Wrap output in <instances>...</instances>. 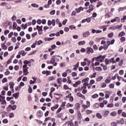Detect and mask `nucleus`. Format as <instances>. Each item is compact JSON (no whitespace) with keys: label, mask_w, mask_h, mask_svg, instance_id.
Instances as JSON below:
<instances>
[{"label":"nucleus","mask_w":126,"mask_h":126,"mask_svg":"<svg viewBox=\"0 0 126 126\" xmlns=\"http://www.w3.org/2000/svg\"><path fill=\"white\" fill-rule=\"evenodd\" d=\"M105 58H106V55H103V56H102V55H99L98 57H96L95 61L102 63V62H104Z\"/></svg>","instance_id":"1"},{"label":"nucleus","mask_w":126,"mask_h":126,"mask_svg":"<svg viewBox=\"0 0 126 126\" xmlns=\"http://www.w3.org/2000/svg\"><path fill=\"white\" fill-rule=\"evenodd\" d=\"M87 52L88 53V54H90V53H94V50H93V49H92L91 47H88L87 48Z\"/></svg>","instance_id":"2"},{"label":"nucleus","mask_w":126,"mask_h":126,"mask_svg":"<svg viewBox=\"0 0 126 126\" xmlns=\"http://www.w3.org/2000/svg\"><path fill=\"white\" fill-rule=\"evenodd\" d=\"M107 44H104L103 46L104 50H106L108 49V48L109 47V46H110V41H107L106 42Z\"/></svg>","instance_id":"3"},{"label":"nucleus","mask_w":126,"mask_h":126,"mask_svg":"<svg viewBox=\"0 0 126 126\" xmlns=\"http://www.w3.org/2000/svg\"><path fill=\"white\" fill-rule=\"evenodd\" d=\"M109 114H110L109 111H108V110L105 111L103 114V117H104V118H107V117H108V115H109Z\"/></svg>","instance_id":"4"},{"label":"nucleus","mask_w":126,"mask_h":126,"mask_svg":"<svg viewBox=\"0 0 126 126\" xmlns=\"http://www.w3.org/2000/svg\"><path fill=\"white\" fill-rule=\"evenodd\" d=\"M8 107L10 108L11 110H14L16 109V108H17V106L16 105H11V104H10L8 105Z\"/></svg>","instance_id":"5"},{"label":"nucleus","mask_w":126,"mask_h":126,"mask_svg":"<svg viewBox=\"0 0 126 126\" xmlns=\"http://www.w3.org/2000/svg\"><path fill=\"white\" fill-rule=\"evenodd\" d=\"M58 108H59V104H56L54 106L52 107L51 108V111L54 112L55 111V110H57V109H58Z\"/></svg>","instance_id":"6"},{"label":"nucleus","mask_w":126,"mask_h":126,"mask_svg":"<svg viewBox=\"0 0 126 126\" xmlns=\"http://www.w3.org/2000/svg\"><path fill=\"white\" fill-rule=\"evenodd\" d=\"M90 34V32H86L83 33V37H88Z\"/></svg>","instance_id":"7"},{"label":"nucleus","mask_w":126,"mask_h":126,"mask_svg":"<svg viewBox=\"0 0 126 126\" xmlns=\"http://www.w3.org/2000/svg\"><path fill=\"white\" fill-rule=\"evenodd\" d=\"M23 69L24 75H28V74H29V72H28V69H27V68Z\"/></svg>","instance_id":"8"},{"label":"nucleus","mask_w":126,"mask_h":126,"mask_svg":"<svg viewBox=\"0 0 126 126\" xmlns=\"http://www.w3.org/2000/svg\"><path fill=\"white\" fill-rule=\"evenodd\" d=\"M13 96L14 97L15 99H18V97H19V92L14 94Z\"/></svg>","instance_id":"9"},{"label":"nucleus","mask_w":126,"mask_h":126,"mask_svg":"<svg viewBox=\"0 0 126 126\" xmlns=\"http://www.w3.org/2000/svg\"><path fill=\"white\" fill-rule=\"evenodd\" d=\"M20 55H22L23 57H24L26 55V52L24 50H21L19 52Z\"/></svg>","instance_id":"10"},{"label":"nucleus","mask_w":126,"mask_h":126,"mask_svg":"<svg viewBox=\"0 0 126 126\" xmlns=\"http://www.w3.org/2000/svg\"><path fill=\"white\" fill-rule=\"evenodd\" d=\"M78 44L79 46H83V45H85V41H80Z\"/></svg>","instance_id":"11"},{"label":"nucleus","mask_w":126,"mask_h":126,"mask_svg":"<svg viewBox=\"0 0 126 126\" xmlns=\"http://www.w3.org/2000/svg\"><path fill=\"white\" fill-rule=\"evenodd\" d=\"M96 117L98 119H102V118H103V116H102V115H101V114L99 113H96Z\"/></svg>","instance_id":"12"},{"label":"nucleus","mask_w":126,"mask_h":126,"mask_svg":"<svg viewBox=\"0 0 126 126\" xmlns=\"http://www.w3.org/2000/svg\"><path fill=\"white\" fill-rule=\"evenodd\" d=\"M102 79H103V76H100L96 78V81H97V82H99L101 81Z\"/></svg>","instance_id":"13"},{"label":"nucleus","mask_w":126,"mask_h":126,"mask_svg":"<svg viewBox=\"0 0 126 126\" xmlns=\"http://www.w3.org/2000/svg\"><path fill=\"white\" fill-rule=\"evenodd\" d=\"M110 116H111V117H115V116H117V112L116 111L112 112L110 113Z\"/></svg>","instance_id":"14"},{"label":"nucleus","mask_w":126,"mask_h":126,"mask_svg":"<svg viewBox=\"0 0 126 126\" xmlns=\"http://www.w3.org/2000/svg\"><path fill=\"white\" fill-rule=\"evenodd\" d=\"M81 119H82V116L81 115V113H78V120L79 121H81Z\"/></svg>","instance_id":"15"},{"label":"nucleus","mask_w":126,"mask_h":126,"mask_svg":"<svg viewBox=\"0 0 126 126\" xmlns=\"http://www.w3.org/2000/svg\"><path fill=\"white\" fill-rule=\"evenodd\" d=\"M38 117H43V112L42 111H39L37 112Z\"/></svg>","instance_id":"16"},{"label":"nucleus","mask_w":126,"mask_h":126,"mask_svg":"<svg viewBox=\"0 0 126 126\" xmlns=\"http://www.w3.org/2000/svg\"><path fill=\"white\" fill-rule=\"evenodd\" d=\"M126 35V33L124 32H121L119 34L118 36L119 37H122V36H125Z\"/></svg>","instance_id":"17"},{"label":"nucleus","mask_w":126,"mask_h":126,"mask_svg":"<svg viewBox=\"0 0 126 126\" xmlns=\"http://www.w3.org/2000/svg\"><path fill=\"white\" fill-rule=\"evenodd\" d=\"M1 47H2V49L3 50H6L7 49V46H6V45H5V43H3L1 45Z\"/></svg>","instance_id":"18"},{"label":"nucleus","mask_w":126,"mask_h":126,"mask_svg":"<svg viewBox=\"0 0 126 126\" xmlns=\"http://www.w3.org/2000/svg\"><path fill=\"white\" fill-rule=\"evenodd\" d=\"M111 80H112V79H110L109 80V79H106L105 80V83H106V84H109V83H111Z\"/></svg>","instance_id":"19"},{"label":"nucleus","mask_w":126,"mask_h":126,"mask_svg":"<svg viewBox=\"0 0 126 126\" xmlns=\"http://www.w3.org/2000/svg\"><path fill=\"white\" fill-rule=\"evenodd\" d=\"M123 64H124V60H122L119 62V66H123Z\"/></svg>","instance_id":"20"},{"label":"nucleus","mask_w":126,"mask_h":126,"mask_svg":"<svg viewBox=\"0 0 126 126\" xmlns=\"http://www.w3.org/2000/svg\"><path fill=\"white\" fill-rule=\"evenodd\" d=\"M89 80V78H86L85 79H84L82 80V83H83V82H85V83H87V81H88Z\"/></svg>","instance_id":"21"},{"label":"nucleus","mask_w":126,"mask_h":126,"mask_svg":"<svg viewBox=\"0 0 126 126\" xmlns=\"http://www.w3.org/2000/svg\"><path fill=\"white\" fill-rule=\"evenodd\" d=\"M95 69V70H97V71H102V68L101 67H96Z\"/></svg>","instance_id":"22"},{"label":"nucleus","mask_w":126,"mask_h":126,"mask_svg":"<svg viewBox=\"0 0 126 126\" xmlns=\"http://www.w3.org/2000/svg\"><path fill=\"white\" fill-rule=\"evenodd\" d=\"M32 7L38 8V7H39V5H38L36 3H32Z\"/></svg>","instance_id":"23"},{"label":"nucleus","mask_w":126,"mask_h":126,"mask_svg":"<svg viewBox=\"0 0 126 126\" xmlns=\"http://www.w3.org/2000/svg\"><path fill=\"white\" fill-rule=\"evenodd\" d=\"M107 86V85L106 84V83H102V84L101 85V88H105Z\"/></svg>","instance_id":"24"},{"label":"nucleus","mask_w":126,"mask_h":126,"mask_svg":"<svg viewBox=\"0 0 126 126\" xmlns=\"http://www.w3.org/2000/svg\"><path fill=\"white\" fill-rule=\"evenodd\" d=\"M110 62H111V63H116V61H115V58L113 57L110 59Z\"/></svg>","instance_id":"25"},{"label":"nucleus","mask_w":126,"mask_h":126,"mask_svg":"<svg viewBox=\"0 0 126 126\" xmlns=\"http://www.w3.org/2000/svg\"><path fill=\"white\" fill-rule=\"evenodd\" d=\"M126 6L120 8L119 9V11H123L124 10H126Z\"/></svg>","instance_id":"26"},{"label":"nucleus","mask_w":126,"mask_h":126,"mask_svg":"<svg viewBox=\"0 0 126 126\" xmlns=\"http://www.w3.org/2000/svg\"><path fill=\"white\" fill-rule=\"evenodd\" d=\"M107 108H113V107H114V104L113 103H110V104H108L107 105Z\"/></svg>","instance_id":"27"},{"label":"nucleus","mask_w":126,"mask_h":126,"mask_svg":"<svg viewBox=\"0 0 126 126\" xmlns=\"http://www.w3.org/2000/svg\"><path fill=\"white\" fill-rule=\"evenodd\" d=\"M117 95H119L120 97H122L123 94H122V92L121 91H119L117 93Z\"/></svg>","instance_id":"28"},{"label":"nucleus","mask_w":126,"mask_h":126,"mask_svg":"<svg viewBox=\"0 0 126 126\" xmlns=\"http://www.w3.org/2000/svg\"><path fill=\"white\" fill-rule=\"evenodd\" d=\"M36 122H37V124H38V125H42V124L43 123V122H42L41 120H39L37 119H35Z\"/></svg>","instance_id":"29"},{"label":"nucleus","mask_w":126,"mask_h":126,"mask_svg":"<svg viewBox=\"0 0 126 126\" xmlns=\"http://www.w3.org/2000/svg\"><path fill=\"white\" fill-rule=\"evenodd\" d=\"M109 88L114 89L115 88V85L114 84H110L109 85Z\"/></svg>","instance_id":"30"},{"label":"nucleus","mask_w":126,"mask_h":126,"mask_svg":"<svg viewBox=\"0 0 126 126\" xmlns=\"http://www.w3.org/2000/svg\"><path fill=\"white\" fill-rule=\"evenodd\" d=\"M57 83H58V84H61L62 83V78H60L57 79Z\"/></svg>","instance_id":"31"},{"label":"nucleus","mask_w":126,"mask_h":126,"mask_svg":"<svg viewBox=\"0 0 126 126\" xmlns=\"http://www.w3.org/2000/svg\"><path fill=\"white\" fill-rule=\"evenodd\" d=\"M114 36V33L113 32H111L108 34V37L109 38H112Z\"/></svg>","instance_id":"32"},{"label":"nucleus","mask_w":126,"mask_h":126,"mask_svg":"<svg viewBox=\"0 0 126 126\" xmlns=\"http://www.w3.org/2000/svg\"><path fill=\"white\" fill-rule=\"evenodd\" d=\"M75 108H76V109L78 110L79 108H80V104L79 103H76L75 104Z\"/></svg>","instance_id":"33"},{"label":"nucleus","mask_w":126,"mask_h":126,"mask_svg":"<svg viewBox=\"0 0 126 126\" xmlns=\"http://www.w3.org/2000/svg\"><path fill=\"white\" fill-rule=\"evenodd\" d=\"M102 4H103V3H102V2L101 1H98V3L96 5V7H99V6H100V5H102Z\"/></svg>","instance_id":"34"},{"label":"nucleus","mask_w":126,"mask_h":126,"mask_svg":"<svg viewBox=\"0 0 126 126\" xmlns=\"http://www.w3.org/2000/svg\"><path fill=\"white\" fill-rule=\"evenodd\" d=\"M5 8L6 9H10L11 8V6L10 4H6V5L5 6Z\"/></svg>","instance_id":"35"},{"label":"nucleus","mask_w":126,"mask_h":126,"mask_svg":"<svg viewBox=\"0 0 126 126\" xmlns=\"http://www.w3.org/2000/svg\"><path fill=\"white\" fill-rule=\"evenodd\" d=\"M120 122L121 125H124L125 123V120H124L123 118H121L120 120Z\"/></svg>","instance_id":"36"},{"label":"nucleus","mask_w":126,"mask_h":126,"mask_svg":"<svg viewBox=\"0 0 126 126\" xmlns=\"http://www.w3.org/2000/svg\"><path fill=\"white\" fill-rule=\"evenodd\" d=\"M51 23L53 26H55L56 25V20L55 19H53L51 21Z\"/></svg>","instance_id":"37"},{"label":"nucleus","mask_w":126,"mask_h":126,"mask_svg":"<svg viewBox=\"0 0 126 126\" xmlns=\"http://www.w3.org/2000/svg\"><path fill=\"white\" fill-rule=\"evenodd\" d=\"M69 29H71V30H73V29H75L76 27L74 26V25H71L69 27Z\"/></svg>","instance_id":"38"},{"label":"nucleus","mask_w":126,"mask_h":126,"mask_svg":"<svg viewBox=\"0 0 126 126\" xmlns=\"http://www.w3.org/2000/svg\"><path fill=\"white\" fill-rule=\"evenodd\" d=\"M17 26V24H16V22H14L13 23V28H15V29H16V27Z\"/></svg>","instance_id":"39"},{"label":"nucleus","mask_w":126,"mask_h":126,"mask_svg":"<svg viewBox=\"0 0 126 126\" xmlns=\"http://www.w3.org/2000/svg\"><path fill=\"white\" fill-rule=\"evenodd\" d=\"M13 35V32H10V33H9L8 34V38H11Z\"/></svg>","instance_id":"40"},{"label":"nucleus","mask_w":126,"mask_h":126,"mask_svg":"<svg viewBox=\"0 0 126 126\" xmlns=\"http://www.w3.org/2000/svg\"><path fill=\"white\" fill-rule=\"evenodd\" d=\"M109 29H110L111 30H116V29H118V28L115 26L111 27L110 28H109Z\"/></svg>","instance_id":"41"},{"label":"nucleus","mask_w":126,"mask_h":126,"mask_svg":"<svg viewBox=\"0 0 126 126\" xmlns=\"http://www.w3.org/2000/svg\"><path fill=\"white\" fill-rule=\"evenodd\" d=\"M11 20L12 21H15L16 20V16L13 15L11 18Z\"/></svg>","instance_id":"42"},{"label":"nucleus","mask_w":126,"mask_h":126,"mask_svg":"<svg viewBox=\"0 0 126 126\" xmlns=\"http://www.w3.org/2000/svg\"><path fill=\"white\" fill-rule=\"evenodd\" d=\"M56 57H57V55H54L52 57V61L54 62V63H55V62H56Z\"/></svg>","instance_id":"43"},{"label":"nucleus","mask_w":126,"mask_h":126,"mask_svg":"<svg viewBox=\"0 0 126 126\" xmlns=\"http://www.w3.org/2000/svg\"><path fill=\"white\" fill-rule=\"evenodd\" d=\"M0 104L1 105H6V101H5V100H2Z\"/></svg>","instance_id":"44"},{"label":"nucleus","mask_w":126,"mask_h":126,"mask_svg":"<svg viewBox=\"0 0 126 126\" xmlns=\"http://www.w3.org/2000/svg\"><path fill=\"white\" fill-rule=\"evenodd\" d=\"M86 64H87V63H86V62H81V65H82V66H85Z\"/></svg>","instance_id":"45"},{"label":"nucleus","mask_w":126,"mask_h":126,"mask_svg":"<svg viewBox=\"0 0 126 126\" xmlns=\"http://www.w3.org/2000/svg\"><path fill=\"white\" fill-rule=\"evenodd\" d=\"M63 77H66L67 76V73L66 72H64L62 74Z\"/></svg>","instance_id":"46"},{"label":"nucleus","mask_w":126,"mask_h":126,"mask_svg":"<svg viewBox=\"0 0 126 126\" xmlns=\"http://www.w3.org/2000/svg\"><path fill=\"white\" fill-rule=\"evenodd\" d=\"M122 117H123V118H126V113L125 112H122Z\"/></svg>","instance_id":"47"},{"label":"nucleus","mask_w":126,"mask_h":126,"mask_svg":"<svg viewBox=\"0 0 126 126\" xmlns=\"http://www.w3.org/2000/svg\"><path fill=\"white\" fill-rule=\"evenodd\" d=\"M11 40H12V42H13L14 43H15V42H16V37H12L11 38Z\"/></svg>","instance_id":"48"},{"label":"nucleus","mask_w":126,"mask_h":126,"mask_svg":"<svg viewBox=\"0 0 126 126\" xmlns=\"http://www.w3.org/2000/svg\"><path fill=\"white\" fill-rule=\"evenodd\" d=\"M66 22H67V19L64 20L62 23L63 25H65V24H66Z\"/></svg>","instance_id":"49"},{"label":"nucleus","mask_w":126,"mask_h":126,"mask_svg":"<svg viewBox=\"0 0 126 126\" xmlns=\"http://www.w3.org/2000/svg\"><path fill=\"white\" fill-rule=\"evenodd\" d=\"M55 80V77H50L48 79L49 81H52V80Z\"/></svg>","instance_id":"50"},{"label":"nucleus","mask_w":126,"mask_h":126,"mask_svg":"<svg viewBox=\"0 0 126 126\" xmlns=\"http://www.w3.org/2000/svg\"><path fill=\"white\" fill-rule=\"evenodd\" d=\"M122 113H123V110H122V109H119L117 111V113L119 115H121V114H122Z\"/></svg>","instance_id":"51"},{"label":"nucleus","mask_w":126,"mask_h":126,"mask_svg":"<svg viewBox=\"0 0 126 126\" xmlns=\"http://www.w3.org/2000/svg\"><path fill=\"white\" fill-rule=\"evenodd\" d=\"M55 13H56V11L55 10H52L50 12V14H51V15H54V14H55Z\"/></svg>","instance_id":"52"},{"label":"nucleus","mask_w":126,"mask_h":126,"mask_svg":"<svg viewBox=\"0 0 126 126\" xmlns=\"http://www.w3.org/2000/svg\"><path fill=\"white\" fill-rule=\"evenodd\" d=\"M115 19L117 22H120L121 21V19L120 18V17H115Z\"/></svg>","instance_id":"53"},{"label":"nucleus","mask_w":126,"mask_h":126,"mask_svg":"<svg viewBox=\"0 0 126 126\" xmlns=\"http://www.w3.org/2000/svg\"><path fill=\"white\" fill-rule=\"evenodd\" d=\"M7 81V79H6V78H3L2 80V83H5Z\"/></svg>","instance_id":"54"},{"label":"nucleus","mask_w":126,"mask_h":126,"mask_svg":"<svg viewBox=\"0 0 126 126\" xmlns=\"http://www.w3.org/2000/svg\"><path fill=\"white\" fill-rule=\"evenodd\" d=\"M121 42L123 43V42H125L126 41V37H122L120 39Z\"/></svg>","instance_id":"55"},{"label":"nucleus","mask_w":126,"mask_h":126,"mask_svg":"<svg viewBox=\"0 0 126 126\" xmlns=\"http://www.w3.org/2000/svg\"><path fill=\"white\" fill-rule=\"evenodd\" d=\"M62 107L59 108L58 110L56 112V114H59V113H60L62 111Z\"/></svg>","instance_id":"56"},{"label":"nucleus","mask_w":126,"mask_h":126,"mask_svg":"<svg viewBox=\"0 0 126 126\" xmlns=\"http://www.w3.org/2000/svg\"><path fill=\"white\" fill-rule=\"evenodd\" d=\"M111 126H117V123H116L115 122H113L111 123Z\"/></svg>","instance_id":"57"},{"label":"nucleus","mask_w":126,"mask_h":126,"mask_svg":"<svg viewBox=\"0 0 126 126\" xmlns=\"http://www.w3.org/2000/svg\"><path fill=\"white\" fill-rule=\"evenodd\" d=\"M36 29H37V30L38 31V32H40V31H42V29H41L40 28V26H36Z\"/></svg>","instance_id":"58"},{"label":"nucleus","mask_w":126,"mask_h":126,"mask_svg":"<svg viewBox=\"0 0 126 126\" xmlns=\"http://www.w3.org/2000/svg\"><path fill=\"white\" fill-rule=\"evenodd\" d=\"M6 2H3L0 3V6H6Z\"/></svg>","instance_id":"59"},{"label":"nucleus","mask_w":126,"mask_h":126,"mask_svg":"<svg viewBox=\"0 0 126 126\" xmlns=\"http://www.w3.org/2000/svg\"><path fill=\"white\" fill-rule=\"evenodd\" d=\"M109 63H110V60H109V59H105V64L106 65H108Z\"/></svg>","instance_id":"60"},{"label":"nucleus","mask_w":126,"mask_h":126,"mask_svg":"<svg viewBox=\"0 0 126 126\" xmlns=\"http://www.w3.org/2000/svg\"><path fill=\"white\" fill-rule=\"evenodd\" d=\"M122 102H123V103H125V102H126V96L123 97Z\"/></svg>","instance_id":"61"},{"label":"nucleus","mask_w":126,"mask_h":126,"mask_svg":"<svg viewBox=\"0 0 126 126\" xmlns=\"http://www.w3.org/2000/svg\"><path fill=\"white\" fill-rule=\"evenodd\" d=\"M111 17V16L109 13H107L105 14V18H110Z\"/></svg>","instance_id":"62"},{"label":"nucleus","mask_w":126,"mask_h":126,"mask_svg":"<svg viewBox=\"0 0 126 126\" xmlns=\"http://www.w3.org/2000/svg\"><path fill=\"white\" fill-rule=\"evenodd\" d=\"M123 20H126V16H124L123 18L121 19L122 22H125Z\"/></svg>","instance_id":"63"},{"label":"nucleus","mask_w":126,"mask_h":126,"mask_svg":"<svg viewBox=\"0 0 126 126\" xmlns=\"http://www.w3.org/2000/svg\"><path fill=\"white\" fill-rule=\"evenodd\" d=\"M8 33H9V31H8V30H5L4 32V35H7V34H8Z\"/></svg>","instance_id":"64"}]
</instances>
